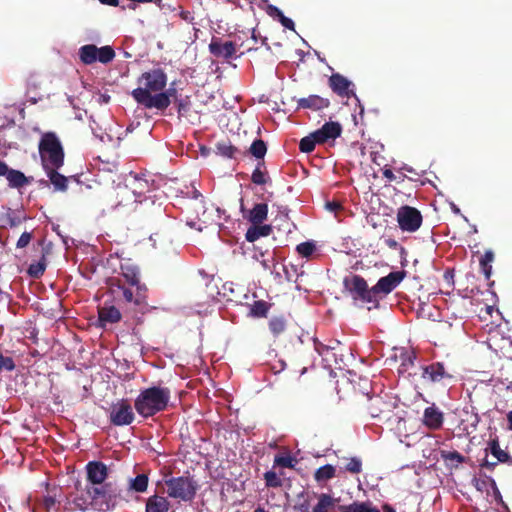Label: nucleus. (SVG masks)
Instances as JSON below:
<instances>
[{
	"instance_id": "obj_24",
	"label": "nucleus",
	"mask_w": 512,
	"mask_h": 512,
	"mask_svg": "<svg viewBox=\"0 0 512 512\" xmlns=\"http://www.w3.org/2000/svg\"><path fill=\"white\" fill-rule=\"evenodd\" d=\"M268 205L266 203H257L248 211L246 218L252 224H262L267 219Z\"/></svg>"
},
{
	"instance_id": "obj_43",
	"label": "nucleus",
	"mask_w": 512,
	"mask_h": 512,
	"mask_svg": "<svg viewBox=\"0 0 512 512\" xmlns=\"http://www.w3.org/2000/svg\"><path fill=\"white\" fill-rule=\"evenodd\" d=\"M264 480L267 487L278 488L282 486V480L274 471L264 473Z\"/></svg>"
},
{
	"instance_id": "obj_40",
	"label": "nucleus",
	"mask_w": 512,
	"mask_h": 512,
	"mask_svg": "<svg viewBox=\"0 0 512 512\" xmlns=\"http://www.w3.org/2000/svg\"><path fill=\"white\" fill-rule=\"evenodd\" d=\"M316 144H319V140L313 132L300 140L299 149L303 153H310L315 149Z\"/></svg>"
},
{
	"instance_id": "obj_25",
	"label": "nucleus",
	"mask_w": 512,
	"mask_h": 512,
	"mask_svg": "<svg viewBox=\"0 0 512 512\" xmlns=\"http://www.w3.org/2000/svg\"><path fill=\"white\" fill-rule=\"evenodd\" d=\"M5 177L11 188L19 189L30 183V179L23 172L11 168H9Z\"/></svg>"
},
{
	"instance_id": "obj_11",
	"label": "nucleus",
	"mask_w": 512,
	"mask_h": 512,
	"mask_svg": "<svg viewBox=\"0 0 512 512\" xmlns=\"http://www.w3.org/2000/svg\"><path fill=\"white\" fill-rule=\"evenodd\" d=\"M395 408L391 401L384 400L381 396H371L368 398L367 413L372 418L389 420Z\"/></svg>"
},
{
	"instance_id": "obj_12",
	"label": "nucleus",
	"mask_w": 512,
	"mask_h": 512,
	"mask_svg": "<svg viewBox=\"0 0 512 512\" xmlns=\"http://www.w3.org/2000/svg\"><path fill=\"white\" fill-rule=\"evenodd\" d=\"M109 418L113 425L125 426L134 421L135 415L132 406L126 400H121L111 407Z\"/></svg>"
},
{
	"instance_id": "obj_58",
	"label": "nucleus",
	"mask_w": 512,
	"mask_h": 512,
	"mask_svg": "<svg viewBox=\"0 0 512 512\" xmlns=\"http://www.w3.org/2000/svg\"><path fill=\"white\" fill-rule=\"evenodd\" d=\"M383 176H384V178H386L389 181L396 180V176L391 169H384Z\"/></svg>"
},
{
	"instance_id": "obj_32",
	"label": "nucleus",
	"mask_w": 512,
	"mask_h": 512,
	"mask_svg": "<svg viewBox=\"0 0 512 512\" xmlns=\"http://www.w3.org/2000/svg\"><path fill=\"white\" fill-rule=\"evenodd\" d=\"M269 331L277 338L286 331L287 322L284 317H272L268 323Z\"/></svg>"
},
{
	"instance_id": "obj_49",
	"label": "nucleus",
	"mask_w": 512,
	"mask_h": 512,
	"mask_svg": "<svg viewBox=\"0 0 512 512\" xmlns=\"http://www.w3.org/2000/svg\"><path fill=\"white\" fill-rule=\"evenodd\" d=\"M158 94H166L167 96V99H168V103L163 106V107H154L155 109L157 110H160V111H164L165 109H167L169 107V105L171 104V98H173V100L175 99V97H180V95H177V90L176 88L170 86L166 91H160Z\"/></svg>"
},
{
	"instance_id": "obj_47",
	"label": "nucleus",
	"mask_w": 512,
	"mask_h": 512,
	"mask_svg": "<svg viewBox=\"0 0 512 512\" xmlns=\"http://www.w3.org/2000/svg\"><path fill=\"white\" fill-rule=\"evenodd\" d=\"M294 462H295L294 458L290 455H286V456L277 455V456H275V459H274V465H277V466H280L283 468H293Z\"/></svg>"
},
{
	"instance_id": "obj_21",
	"label": "nucleus",
	"mask_w": 512,
	"mask_h": 512,
	"mask_svg": "<svg viewBox=\"0 0 512 512\" xmlns=\"http://www.w3.org/2000/svg\"><path fill=\"white\" fill-rule=\"evenodd\" d=\"M170 503L166 497L152 495L146 500L145 512H168Z\"/></svg>"
},
{
	"instance_id": "obj_38",
	"label": "nucleus",
	"mask_w": 512,
	"mask_h": 512,
	"mask_svg": "<svg viewBox=\"0 0 512 512\" xmlns=\"http://www.w3.org/2000/svg\"><path fill=\"white\" fill-rule=\"evenodd\" d=\"M249 152L256 159H261L263 161L267 152L266 143L262 139H255L249 148Z\"/></svg>"
},
{
	"instance_id": "obj_54",
	"label": "nucleus",
	"mask_w": 512,
	"mask_h": 512,
	"mask_svg": "<svg viewBox=\"0 0 512 512\" xmlns=\"http://www.w3.org/2000/svg\"><path fill=\"white\" fill-rule=\"evenodd\" d=\"M294 510L298 512H310V501L304 499L303 502L295 504Z\"/></svg>"
},
{
	"instance_id": "obj_44",
	"label": "nucleus",
	"mask_w": 512,
	"mask_h": 512,
	"mask_svg": "<svg viewBox=\"0 0 512 512\" xmlns=\"http://www.w3.org/2000/svg\"><path fill=\"white\" fill-rule=\"evenodd\" d=\"M315 244L312 242H303L297 245V252L305 258H308L315 251Z\"/></svg>"
},
{
	"instance_id": "obj_20",
	"label": "nucleus",
	"mask_w": 512,
	"mask_h": 512,
	"mask_svg": "<svg viewBox=\"0 0 512 512\" xmlns=\"http://www.w3.org/2000/svg\"><path fill=\"white\" fill-rule=\"evenodd\" d=\"M330 101L327 98L319 95H309L308 97L300 98L297 100V108L300 109H311L319 111L329 107Z\"/></svg>"
},
{
	"instance_id": "obj_15",
	"label": "nucleus",
	"mask_w": 512,
	"mask_h": 512,
	"mask_svg": "<svg viewBox=\"0 0 512 512\" xmlns=\"http://www.w3.org/2000/svg\"><path fill=\"white\" fill-rule=\"evenodd\" d=\"M120 271L117 277L122 279V284L130 285V286H138V285H146L141 282V275L139 268L126 261L120 264Z\"/></svg>"
},
{
	"instance_id": "obj_26",
	"label": "nucleus",
	"mask_w": 512,
	"mask_h": 512,
	"mask_svg": "<svg viewBox=\"0 0 512 512\" xmlns=\"http://www.w3.org/2000/svg\"><path fill=\"white\" fill-rule=\"evenodd\" d=\"M272 232L270 225L252 224L248 228L245 238L248 242H254L262 236H268Z\"/></svg>"
},
{
	"instance_id": "obj_41",
	"label": "nucleus",
	"mask_w": 512,
	"mask_h": 512,
	"mask_svg": "<svg viewBox=\"0 0 512 512\" xmlns=\"http://www.w3.org/2000/svg\"><path fill=\"white\" fill-rule=\"evenodd\" d=\"M0 222L3 227H16L21 224L22 219L9 209L8 212L0 218Z\"/></svg>"
},
{
	"instance_id": "obj_5",
	"label": "nucleus",
	"mask_w": 512,
	"mask_h": 512,
	"mask_svg": "<svg viewBox=\"0 0 512 512\" xmlns=\"http://www.w3.org/2000/svg\"><path fill=\"white\" fill-rule=\"evenodd\" d=\"M86 492L91 499V504L99 511H108L115 507L120 496V491L111 482L88 486Z\"/></svg>"
},
{
	"instance_id": "obj_2",
	"label": "nucleus",
	"mask_w": 512,
	"mask_h": 512,
	"mask_svg": "<svg viewBox=\"0 0 512 512\" xmlns=\"http://www.w3.org/2000/svg\"><path fill=\"white\" fill-rule=\"evenodd\" d=\"M107 286L114 302L126 314H132L133 318L147 308L148 288L146 285L130 286L122 284L120 277H110L107 280Z\"/></svg>"
},
{
	"instance_id": "obj_35",
	"label": "nucleus",
	"mask_w": 512,
	"mask_h": 512,
	"mask_svg": "<svg viewBox=\"0 0 512 512\" xmlns=\"http://www.w3.org/2000/svg\"><path fill=\"white\" fill-rule=\"evenodd\" d=\"M335 472L336 469L334 466L326 464L316 470L314 478L317 482L327 481L335 477Z\"/></svg>"
},
{
	"instance_id": "obj_8",
	"label": "nucleus",
	"mask_w": 512,
	"mask_h": 512,
	"mask_svg": "<svg viewBox=\"0 0 512 512\" xmlns=\"http://www.w3.org/2000/svg\"><path fill=\"white\" fill-rule=\"evenodd\" d=\"M405 276L406 272L404 270L393 271L378 280V282L372 287L375 307H378L379 300L391 293L402 282Z\"/></svg>"
},
{
	"instance_id": "obj_30",
	"label": "nucleus",
	"mask_w": 512,
	"mask_h": 512,
	"mask_svg": "<svg viewBox=\"0 0 512 512\" xmlns=\"http://www.w3.org/2000/svg\"><path fill=\"white\" fill-rule=\"evenodd\" d=\"M174 105L176 106L178 117L188 118L191 111L192 103L190 96L175 97Z\"/></svg>"
},
{
	"instance_id": "obj_60",
	"label": "nucleus",
	"mask_w": 512,
	"mask_h": 512,
	"mask_svg": "<svg viewBox=\"0 0 512 512\" xmlns=\"http://www.w3.org/2000/svg\"><path fill=\"white\" fill-rule=\"evenodd\" d=\"M74 503L77 507H79L80 509L84 510L86 508V501L84 498H76L74 500Z\"/></svg>"
},
{
	"instance_id": "obj_64",
	"label": "nucleus",
	"mask_w": 512,
	"mask_h": 512,
	"mask_svg": "<svg viewBox=\"0 0 512 512\" xmlns=\"http://www.w3.org/2000/svg\"><path fill=\"white\" fill-rule=\"evenodd\" d=\"M508 428L512 431V410L507 414Z\"/></svg>"
},
{
	"instance_id": "obj_55",
	"label": "nucleus",
	"mask_w": 512,
	"mask_h": 512,
	"mask_svg": "<svg viewBox=\"0 0 512 512\" xmlns=\"http://www.w3.org/2000/svg\"><path fill=\"white\" fill-rule=\"evenodd\" d=\"M179 16L182 20L188 22V23H193V20H194V16L193 14L190 12V11H187V10H182L180 13H179Z\"/></svg>"
},
{
	"instance_id": "obj_4",
	"label": "nucleus",
	"mask_w": 512,
	"mask_h": 512,
	"mask_svg": "<svg viewBox=\"0 0 512 512\" xmlns=\"http://www.w3.org/2000/svg\"><path fill=\"white\" fill-rule=\"evenodd\" d=\"M38 150L43 169H48V167L61 168L64 165L65 153L56 133H43L39 141Z\"/></svg>"
},
{
	"instance_id": "obj_34",
	"label": "nucleus",
	"mask_w": 512,
	"mask_h": 512,
	"mask_svg": "<svg viewBox=\"0 0 512 512\" xmlns=\"http://www.w3.org/2000/svg\"><path fill=\"white\" fill-rule=\"evenodd\" d=\"M270 306L271 305L264 300L254 301V303L250 306L249 315L256 318L266 317Z\"/></svg>"
},
{
	"instance_id": "obj_36",
	"label": "nucleus",
	"mask_w": 512,
	"mask_h": 512,
	"mask_svg": "<svg viewBox=\"0 0 512 512\" xmlns=\"http://www.w3.org/2000/svg\"><path fill=\"white\" fill-rule=\"evenodd\" d=\"M46 266H47L46 257H45V255H42L41 259L38 262L31 263L29 265L27 272L32 278L38 279L44 274V272L46 270Z\"/></svg>"
},
{
	"instance_id": "obj_56",
	"label": "nucleus",
	"mask_w": 512,
	"mask_h": 512,
	"mask_svg": "<svg viewBox=\"0 0 512 512\" xmlns=\"http://www.w3.org/2000/svg\"><path fill=\"white\" fill-rule=\"evenodd\" d=\"M384 243L390 249H398L400 247L399 243L394 238H386Z\"/></svg>"
},
{
	"instance_id": "obj_62",
	"label": "nucleus",
	"mask_w": 512,
	"mask_h": 512,
	"mask_svg": "<svg viewBox=\"0 0 512 512\" xmlns=\"http://www.w3.org/2000/svg\"><path fill=\"white\" fill-rule=\"evenodd\" d=\"M135 184H137V188H139L140 190H143V188L148 185L147 181L138 177H135Z\"/></svg>"
},
{
	"instance_id": "obj_51",
	"label": "nucleus",
	"mask_w": 512,
	"mask_h": 512,
	"mask_svg": "<svg viewBox=\"0 0 512 512\" xmlns=\"http://www.w3.org/2000/svg\"><path fill=\"white\" fill-rule=\"evenodd\" d=\"M402 363L401 366L407 367L413 365L415 355L413 352H401Z\"/></svg>"
},
{
	"instance_id": "obj_61",
	"label": "nucleus",
	"mask_w": 512,
	"mask_h": 512,
	"mask_svg": "<svg viewBox=\"0 0 512 512\" xmlns=\"http://www.w3.org/2000/svg\"><path fill=\"white\" fill-rule=\"evenodd\" d=\"M8 170V165L4 161L0 160V176H6Z\"/></svg>"
},
{
	"instance_id": "obj_14",
	"label": "nucleus",
	"mask_w": 512,
	"mask_h": 512,
	"mask_svg": "<svg viewBox=\"0 0 512 512\" xmlns=\"http://www.w3.org/2000/svg\"><path fill=\"white\" fill-rule=\"evenodd\" d=\"M210 53L217 58H232L236 51L237 45L233 41L222 42L220 38H212L209 44Z\"/></svg>"
},
{
	"instance_id": "obj_50",
	"label": "nucleus",
	"mask_w": 512,
	"mask_h": 512,
	"mask_svg": "<svg viewBox=\"0 0 512 512\" xmlns=\"http://www.w3.org/2000/svg\"><path fill=\"white\" fill-rule=\"evenodd\" d=\"M32 234L30 232H23L17 241V248H25L31 241Z\"/></svg>"
},
{
	"instance_id": "obj_46",
	"label": "nucleus",
	"mask_w": 512,
	"mask_h": 512,
	"mask_svg": "<svg viewBox=\"0 0 512 512\" xmlns=\"http://www.w3.org/2000/svg\"><path fill=\"white\" fill-rule=\"evenodd\" d=\"M345 469L353 474H358L362 471V461L358 457H352L349 459L345 466Z\"/></svg>"
},
{
	"instance_id": "obj_53",
	"label": "nucleus",
	"mask_w": 512,
	"mask_h": 512,
	"mask_svg": "<svg viewBox=\"0 0 512 512\" xmlns=\"http://www.w3.org/2000/svg\"><path fill=\"white\" fill-rule=\"evenodd\" d=\"M266 13L272 18L278 19L283 12L275 5L269 4L266 7Z\"/></svg>"
},
{
	"instance_id": "obj_10",
	"label": "nucleus",
	"mask_w": 512,
	"mask_h": 512,
	"mask_svg": "<svg viewBox=\"0 0 512 512\" xmlns=\"http://www.w3.org/2000/svg\"><path fill=\"white\" fill-rule=\"evenodd\" d=\"M421 377L431 383L445 384L453 378L451 371L442 362H433L422 367Z\"/></svg>"
},
{
	"instance_id": "obj_27",
	"label": "nucleus",
	"mask_w": 512,
	"mask_h": 512,
	"mask_svg": "<svg viewBox=\"0 0 512 512\" xmlns=\"http://www.w3.org/2000/svg\"><path fill=\"white\" fill-rule=\"evenodd\" d=\"M79 58L85 65H91L97 61V46L87 44L79 49Z\"/></svg>"
},
{
	"instance_id": "obj_42",
	"label": "nucleus",
	"mask_w": 512,
	"mask_h": 512,
	"mask_svg": "<svg viewBox=\"0 0 512 512\" xmlns=\"http://www.w3.org/2000/svg\"><path fill=\"white\" fill-rule=\"evenodd\" d=\"M343 512H380L377 508L370 507L366 503L354 502L342 507Z\"/></svg>"
},
{
	"instance_id": "obj_57",
	"label": "nucleus",
	"mask_w": 512,
	"mask_h": 512,
	"mask_svg": "<svg viewBox=\"0 0 512 512\" xmlns=\"http://www.w3.org/2000/svg\"><path fill=\"white\" fill-rule=\"evenodd\" d=\"M56 503V500L52 496H47L44 498V506L46 509H51Z\"/></svg>"
},
{
	"instance_id": "obj_59",
	"label": "nucleus",
	"mask_w": 512,
	"mask_h": 512,
	"mask_svg": "<svg viewBox=\"0 0 512 512\" xmlns=\"http://www.w3.org/2000/svg\"><path fill=\"white\" fill-rule=\"evenodd\" d=\"M326 207L330 211H337L338 209L341 208V205H340V203L333 201V202H327Z\"/></svg>"
},
{
	"instance_id": "obj_17",
	"label": "nucleus",
	"mask_w": 512,
	"mask_h": 512,
	"mask_svg": "<svg viewBox=\"0 0 512 512\" xmlns=\"http://www.w3.org/2000/svg\"><path fill=\"white\" fill-rule=\"evenodd\" d=\"M87 480L92 486L101 485L108 476V468L101 461H90L86 465Z\"/></svg>"
},
{
	"instance_id": "obj_19",
	"label": "nucleus",
	"mask_w": 512,
	"mask_h": 512,
	"mask_svg": "<svg viewBox=\"0 0 512 512\" xmlns=\"http://www.w3.org/2000/svg\"><path fill=\"white\" fill-rule=\"evenodd\" d=\"M444 422L443 413L435 406L425 408L423 413V424L430 430H438Z\"/></svg>"
},
{
	"instance_id": "obj_23",
	"label": "nucleus",
	"mask_w": 512,
	"mask_h": 512,
	"mask_svg": "<svg viewBox=\"0 0 512 512\" xmlns=\"http://www.w3.org/2000/svg\"><path fill=\"white\" fill-rule=\"evenodd\" d=\"M491 454L497 459L496 462H488L487 460L483 463L484 467L489 469H493L498 462H507L510 459V456L507 452L503 451L500 448L498 439H493L489 443Z\"/></svg>"
},
{
	"instance_id": "obj_28",
	"label": "nucleus",
	"mask_w": 512,
	"mask_h": 512,
	"mask_svg": "<svg viewBox=\"0 0 512 512\" xmlns=\"http://www.w3.org/2000/svg\"><path fill=\"white\" fill-rule=\"evenodd\" d=\"M149 484V477L146 473L138 474L135 478H131L129 480L128 488L131 491L137 492V493H144Z\"/></svg>"
},
{
	"instance_id": "obj_7",
	"label": "nucleus",
	"mask_w": 512,
	"mask_h": 512,
	"mask_svg": "<svg viewBox=\"0 0 512 512\" xmlns=\"http://www.w3.org/2000/svg\"><path fill=\"white\" fill-rule=\"evenodd\" d=\"M343 287L354 301L362 303H373L375 305L372 287L369 288L367 281L358 274H350L343 279Z\"/></svg>"
},
{
	"instance_id": "obj_63",
	"label": "nucleus",
	"mask_w": 512,
	"mask_h": 512,
	"mask_svg": "<svg viewBox=\"0 0 512 512\" xmlns=\"http://www.w3.org/2000/svg\"><path fill=\"white\" fill-rule=\"evenodd\" d=\"M102 4L109 5V6H118L119 1L118 0H99Z\"/></svg>"
},
{
	"instance_id": "obj_6",
	"label": "nucleus",
	"mask_w": 512,
	"mask_h": 512,
	"mask_svg": "<svg viewBox=\"0 0 512 512\" xmlns=\"http://www.w3.org/2000/svg\"><path fill=\"white\" fill-rule=\"evenodd\" d=\"M167 494L170 498L183 502H191L197 493L199 485L190 476H178L165 479Z\"/></svg>"
},
{
	"instance_id": "obj_29",
	"label": "nucleus",
	"mask_w": 512,
	"mask_h": 512,
	"mask_svg": "<svg viewBox=\"0 0 512 512\" xmlns=\"http://www.w3.org/2000/svg\"><path fill=\"white\" fill-rule=\"evenodd\" d=\"M335 506V500L330 494L322 493L311 512H330Z\"/></svg>"
},
{
	"instance_id": "obj_16",
	"label": "nucleus",
	"mask_w": 512,
	"mask_h": 512,
	"mask_svg": "<svg viewBox=\"0 0 512 512\" xmlns=\"http://www.w3.org/2000/svg\"><path fill=\"white\" fill-rule=\"evenodd\" d=\"M122 319L120 307L109 305L105 303L103 306L98 307V322L99 326L105 328L108 324H115Z\"/></svg>"
},
{
	"instance_id": "obj_13",
	"label": "nucleus",
	"mask_w": 512,
	"mask_h": 512,
	"mask_svg": "<svg viewBox=\"0 0 512 512\" xmlns=\"http://www.w3.org/2000/svg\"><path fill=\"white\" fill-rule=\"evenodd\" d=\"M329 86L332 91L340 97L356 98V94L352 88L354 84L339 73H334L330 76Z\"/></svg>"
},
{
	"instance_id": "obj_52",
	"label": "nucleus",
	"mask_w": 512,
	"mask_h": 512,
	"mask_svg": "<svg viewBox=\"0 0 512 512\" xmlns=\"http://www.w3.org/2000/svg\"><path fill=\"white\" fill-rule=\"evenodd\" d=\"M278 21L287 29L295 31V24L292 19L286 17L283 13L278 18Z\"/></svg>"
},
{
	"instance_id": "obj_18",
	"label": "nucleus",
	"mask_w": 512,
	"mask_h": 512,
	"mask_svg": "<svg viewBox=\"0 0 512 512\" xmlns=\"http://www.w3.org/2000/svg\"><path fill=\"white\" fill-rule=\"evenodd\" d=\"M342 127L338 122H326L320 129L314 131L315 136L319 140V144H323L328 140H335L341 135Z\"/></svg>"
},
{
	"instance_id": "obj_48",
	"label": "nucleus",
	"mask_w": 512,
	"mask_h": 512,
	"mask_svg": "<svg viewBox=\"0 0 512 512\" xmlns=\"http://www.w3.org/2000/svg\"><path fill=\"white\" fill-rule=\"evenodd\" d=\"M16 368L15 362L12 357L4 356L0 353V372H11Z\"/></svg>"
},
{
	"instance_id": "obj_45",
	"label": "nucleus",
	"mask_w": 512,
	"mask_h": 512,
	"mask_svg": "<svg viewBox=\"0 0 512 512\" xmlns=\"http://www.w3.org/2000/svg\"><path fill=\"white\" fill-rule=\"evenodd\" d=\"M441 456L444 460L456 463H463L465 457L458 451H442Z\"/></svg>"
},
{
	"instance_id": "obj_31",
	"label": "nucleus",
	"mask_w": 512,
	"mask_h": 512,
	"mask_svg": "<svg viewBox=\"0 0 512 512\" xmlns=\"http://www.w3.org/2000/svg\"><path fill=\"white\" fill-rule=\"evenodd\" d=\"M216 153L225 158L235 159L239 150L229 141H220L216 144Z\"/></svg>"
},
{
	"instance_id": "obj_22",
	"label": "nucleus",
	"mask_w": 512,
	"mask_h": 512,
	"mask_svg": "<svg viewBox=\"0 0 512 512\" xmlns=\"http://www.w3.org/2000/svg\"><path fill=\"white\" fill-rule=\"evenodd\" d=\"M59 168L56 167H48V169H44L46 172L49 181L54 186V189L57 191L65 192L68 188V178L58 172Z\"/></svg>"
},
{
	"instance_id": "obj_33",
	"label": "nucleus",
	"mask_w": 512,
	"mask_h": 512,
	"mask_svg": "<svg viewBox=\"0 0 512 512\" xmlns=\"http://www.w3.org/2000/svg\"><path fill=\"white\" fill-rule=\"evenodd\" d=\"M494 261V253L491 250H487L480 258L479 264L480 268L488 280L492 274V265L491 263Z\"/></svg>"
},
{
	"instance_id": "obj_1",
	"label": "nucleus",
	"mask_w": 512,
	"mask_h": 512,
	"mask_svg": "<svg viewBox=\"0 0 512 512\" xmlns=\"http://www.w3.org/2000/svg\"><path fill=\"white\" fill-rule=\"evenodd\" d=\"M138 88L131 92L134 100L146 109L163 107L168 103L166 94H158L167 84V75L160 69H152L141 74Z\"/></svg>"
},
{
	"instance_id": "obj_37",
	"label": "nucleus",
	"mask_w": 512,
	"mask_h": 512,
	"mask_svg": "<svg viewBox=\"0 0 512 512\" xmlns=\"http://www.w3.org/2000/svg\"><path fill=\"white\" fill-rule=\"evenodd\" d=\"M262 167H264V161L259 162L252 172L251 181L256 185H265L270 179L267 171H263Z\"/></svg>"
},
{
	"instance_id": "obj_39",
	"label": "nucleus",
	"mask_w": 512,
	"mask_h": 512,
	"mask_svg": "<svg viewBox=\"0 0 512 512\" xmlns=\"http://www.w3.org/2000/svg\"><path fill=\"white\" fill-rule=\"evenodd\" d=\"M115 58V51L111 46L97 47V61L102 64H108Z\"/></svg>"
},
{
	"instance_id": "obj_3",
	"label": "nucleus",
	"mask_w": 512,
	"mask_h": 512,
	"mask_svg": "<svg viewBox=\"0 0 512 512\" xmlns=\"http://www.w3.org/2000/svg\"><path fill=\"white\" fill-rule=\"evenodd\" d=\"M170 400V388L154 385L139 392L134 401V408L141 417L150 418L167 410Z\"/></svg>"
},
{
	"instance_id": "obj_9",
	"label": "nucleus",
	"mask_w": 512,
	"mask_h": 512,
	"mask_svg": "<svg viewBox=\"0 0 512 512\" xmlns=\"http://www.w3.org/2000/svg\"><path fill=\"white\" fill-rule=\"evenodd\" d=\"M397 222L399 228L405 232H416L422 225L423 217L421 212L412 206L404 205L397 211Z\"/></svg>"
}]
</instances>
